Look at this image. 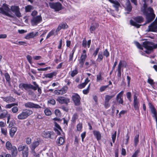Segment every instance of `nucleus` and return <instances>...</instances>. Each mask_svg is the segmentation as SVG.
I'll use <instances>...</instances> for the list:
<instances>
[{
    "mask_svg": "<svg viewBox=\"0 0 157 157\" xmlns=\"http://www.w3.org/2000/svg\"><path fill=\"white\" fill-rule=\"evenodd\" d=\"M141 11L146 16L147 21L144 25L152 21L155 17L153 9L150 7L147 8V6L144 2L143 6L141 8Z\"/></svg>",
    "mask_w": 157,
    "mask_h": 157,
    "instance_id": "1",
    "label": "nucleus"
},
{
    "mask_svg": "<svg viewBox=\"0 0 157 157\" xmlns=\"http://www.w3.org/2000/svg\"><path fill=\"white\" fill-rule=\"evenodd\" d=\"M143 46L147 49L145 51L147 54L150 53L153 49L157 48V44H154L152 42L146 41L143 42Z\"/></svg>",
    "mask_w": 157,
    "mask_h": 157,
    "instance_id": "2",
    "label": "nucleus"
},
{
    "mask_svg": "<svg viewBox=\"0 0 157 157\" xmlns=\"http://www.w3.org/2000/svg\"><path fill=\"white\" fill-rule=\"evenodd\" d=\"M0 13L10 17H13L11 14L10 9L9 6L6 3L3 4L1 7H0Z\"/></svg>",
    "mask_w": 157,
    "mask_h": 157,
    "instance_id": "3",
    "label": "nucleus"
},
{
    "mask_svg": "<svg viewBox=\"0 0 157 157\" xmlns=\"http://www.w3.org/2000/svg\"><path fill=\"white\" fill-rule=\"evenodd\" d=\"M134 21L131 20L130 21V24L131 25L136 27V28H138L141 25H139L137 23H140L144 21V18L141 16H138L133 18Z\"/></svg>",
    "mask_w": 157,
    "mask_h": 157,
    "instance_id": "4",
    "label": "nucleus"
},
{
    "mask_svg": "<svg viewBox=\"0 0 157 157\" xmlns=\"http://www.w3.org/2000/svg\"><path fill=\"white\" fill-rule=\"evenodd\" d=\"M33 113V112L32 110L25 109L23 110L21 113L18 115L17 118L19 120L25 119Z\"/></svg>",
    "mask_w": 157,
    "mask_h": 157,
    "instance_id": "5",
    "label": "nucleus"
},
{
    "mask_svg": "<svg viewBox=\"0 0 157 157\" xmlns=\"http://www.w3.org/2000/svg\"><path fill=\"white\" fill-rule=\"evenodd\" d=\"M6 147L8 150H11L12 157H16L17 151V148L15 146H12L11 143L8 141L6 144Z\"/></svg>",
    "mask_w": 157,
    "mask_h": 157,
    "instance_id": "6",
    "label": "nucleus"
},
{
    "mask_svg": "<svg viewBox=\"0 0 157 157\" xmlns=\"http://www.w3.org/2000/svg\"><path fill=\"white\" fill-rule=\"evenodd\" d=\"M19 151H22L23 157H28L29 152V148L27 146L23 144L20 145L18 147Z\"/></svg>",
    "mask_w": 157,
    "mask_h": 157,
    "instance_id": "7",
    "label": "nucleus"
},
{
    "mask_svg": "<svg viewBox=\"0 0 157 157\" xmlns=\"http://www.w3.org/2000/svg\"><path fill=\"white\" fill-rule=\"evenodd\" d=\"M42 21V18L41 15L33 17L31 20V23L33 26L36 25Z\"/></svg>",
    "mask_w": 157,
    "mask_h": 157,
    "instance_id": "8",
    "label": "nucleus"
},
{
    "mask_svg": "<svg viewBox=\"0 0 157 157\" xmlns=\"http://www.w3.org/2000/svg\"><path fill=\"white\" fill-rule=\"evenodd\" d=\"M147 31L152 32L157 31V16L155 20L148 26Z\"/></svg>",
    "mask_w": 157,
    "mask_h": 157,
    "instance_id": "9",
    "label": "nucleus"
},
{
    "mask_svg": "<svg viewBox=\"0 0 157 157\" xmlns=\"http://www.w3.org/2000/svg\"><path fill=\"white\" fill-rule=\"evenodd\" d=\"M49 5L51 8L54 9L56 11L61 9L62 5L59 2L50 3Z\"/></svg>",
    "mask_w": 157,
    "mask_h": 157,
    "instance_id": "10",
    "label": "nucleus"
},
{
    "mask_svg": "<svg viewBox=\"0 0 157 157\" xmlns=\"http://www.w3.org/2000/svg\"><path fill=\"white\" fill-rule=\"evenodd\" d=\"M140 106L139 99L137 98L136 94L135 93L133 95V106L135 110H138Z\"/></svg>",
    "mask_w": 157,
    "mask_h": 157,
    "instance_id": "11",
    "label": "nucleus"
},
{
    "mask_svg": "<svg viewBox=\"0 0 157 157\" xmlns=\"http://www.w3.org/2000/svg\"><path fill=\"white\" fill-rule=\"evenodd\" d=\"M24 105L25 108H29L39 109L41 108V106L37 104H35L33 102H28L25 103Z\"/></svg>",
    "mask_w": 157,
    "mask_h": 157,
    "instance_id": "12",
    "label": "nucleus"
},
{
    "mask_svg": "<svg viewBox=\"0 0 157 157\" xmlns=\"http://www.w3.org/2000/svg\"><path fill=\"white\" fill-rule=\"evenodd\" d=\"M10 9L12 11L15 13L17 17H19L21 16V13L20 11V8L18 6H12L11 7Z\"/></svg>",
    "mask_w": 157,
    "mask_h": 157,
    "instance_id": "13",
    "label": "nucleus"
},
{
    "mask_svg": "<svg viewBox=\"0 0 157 157\" xmlns=\"http://www.w3.org/2000/svg\"><path fill=\"white\" fill-rule=\"evenodd\" d=\"M148 106L151 109V113L153 114L152 116L155 119L157 123V112L156 110L152 103L149 102L148 103Z\"/></svg>",
    "mask_w": 157,
    "mask_h": 157,
    "instance_id": "14",
    "label": "nucleus"
},
{
    "mask_svg": "<svg viewBox=\"0 0 157 157\" xmlns=\"http://www.w3.org/2000/svg\"><path fill=\"white\" fill-rule=\"evenodd\" d=\"M114 96V95H106L105 97L104 105L106 108H107L110 106L109 100Z\"/></svg>",
    "mask_w": 157,
    "mask_h": 157,
    "instance_id": "15",
    "label": "nucleus"
},
{
    "mask_svg": "<svg viewBox=\"0 0 157 157\" xmlns=\"http://www.w3.org/2000/svg\"><path fill=\"white\" fill-rule=\"evenodd\" d=\"M19 87L22 90L25 89L27 91H29V89H31V87H33L31 84L21 83L19 85Z\"/></svg>",
    "mask_w": 157,
    "mask_h": 157,
    "instance_id": "16",
    "label": "nucleus"
},
{
    "mask_svg": "<svg viewBox=\"0 0 157 157\" xmlns=\"http://www.w3.org/2000/svg\"><path fill=\"white\" fill-rule=\"evenodd\" d=\"M72 98L75 105H79L80 98L77 94H74L72 96Z\"/></svg>",
    "mask_w": 157,
    "mask_h": 157,
    "instance_id": "17",
    "label": "nucleus"
},
{
    "mask_svg": "<svg viewBox=\"0 0 157 157\" xmlns=\"http://www.w3.org/2000/svg\"><path fill=\"white\" fill-rule=\"evenodd\" d=\"M57 101L60 104H67L70 102V99L68 98L63 97H59L57 99Z\"/></svg>",
    "mask_w": 157,
    "mask_h": 157,
    "instance_id": "18",
    "label": "nucleus"
},
{
    "mask_svg": "<svg viewBox=\"0 0 157 157\" xmlns=\"http://www.w3.org/2000/svg\"><path fill=\"white\" fill-rule=\"evenodd\" d=\"M67 87H64L60 90H56L54 93L56 95H62L65 94L67 91Z\"/></svg>",
    "mask_w": 157,
    "mask_h": 157,
    "instance_id": "19",
    "label": "nucleus"
},
{
    "mask_svg": "<svg viewBox=\"0 0 157 157\" xmlns=\"http://www.w3.org/2000/svg\"><path fill=\"white\" fill-rule=\"evenodd\" d=\"M124 93L123 91L120 92L117 96L116 99L119 104L123 105V94Z\"/></svg>",
    "mask_w": 157,
    "mask_h": 157,
    "instance_id": "20",
    "label": "nucleus"
},
{
    "mask_svg": "<svg viewBox=\"0 0 157 157\" xmlns=\"http://www.w3.org/2000/svg\"><path fill=\"white\" fill-rule=\"evenodd\" d=\"M53 135V132L52 131H44L42 133V136L45 138H51V136Z\"/></svg>",
    "mask_w": 157,
    "mask_h": 157,
    "instance_id": "21",
    "label": "nucleus"
},
{
    "mask_svg": "<svg viewBox=\"0 0 157 157\" xmlns=\"http://www.w3.org/2000/svg\"><path fill=\"white\" fill-rule=\"evenodd\" d=\"M38 34L39 33L38 32H33L27 34L25 37V38L26 39H29L30 38H32L37 36Z\"/></svg>",
    "mask_w": 157,
    "mask_h": 157,
    "instance_id": "22",
    "label": "nucleus"
},
{
    "mask_svg": "<svg viewBox=\"0 0 157 157\" xmlns=\"http://www.w3.org/2000/svg\"><path fill=\"white\" fill-rule=\"evenodd\" d=\"M1 98L3 99V100L7 103L14 102L15 101V99L12 97L8 96L6 97H1Z\"/></svg>",
    "mask_w": 157,
    "mask_h": 157,
    "instance_id": "23",
    "label": "nucleus"
},
{
    "mask_svg": "<svg viewBox=\"0 0 157 157\" xmlns=\"http://www.w3.org/2000/svg\"><path fill=\"white\" fill-rule=\"evenodd\" d=\"M17 131V128L16 127H12L10 129L9 131V134L10 136L13 138Z\"/></svg>",
    "mask_w": 157,
    "mask_h": 157,
    "instance_id": "24",
    "label": "nucleus"
},
{
    "mask_svg": "<svg viewBox=\"0 0 157 157\" xmlns=\"http://www.w3.org/2000/svg\"><path fill=\"white\" fill-rule=\"evenodd\" d=\"M93 133L97 140L98 141L101 139V135L99 131L94 130L93 131Z\"/></svg>",
    "mask_w": 157,
    "mask_h": 157,
    "instance_id": "25",
    "label": "nucleus"
},
{
    "mask_svg": "<svg viewBox=\"0 0 157 157\" xmlns=\"http://www.w3.org/2000/svg\"><path fill=\"white\" fill-rule=\"evenodd\" d=\"M89 82L90 80L88 79V78H87L85 80L84 82L78 85V88L80 89L84 88Z\"/></svg>",
    "mask_w": 157,
    "mask_h": 157,
    "instance_id": "26",
    "label": "nucleus"
},
{
    "mask_svg": "<svg viewBox=\"0 0 157 157\" xmlns=\"http://www.w3.org/2000/svg\"><path fill=\"white\" fill-rule=\"evenodd\" d=\"M109 2L113 4V6L116 9L117 11H118V8L120 6V3L117 1H114L113 0H111Z\"/></svg>",
    "mask_w": 157,
    "mask_h": 157,
    "instance_id": "27",
    "label": "nucleus"
},
{
    "mask_svg": "<svg viewBox=\"0 0 157 157\" xmlns=\"http://www.w3.org/2000/svg\"><path fill=\"white\" fill-rule=\"evenodd\" d=\"M68 27V25L65 23H61L58 26L57 30L59 31L61 29H66Z\"/></svg>",
    "mask_w": 157,
    "mask_h": 157,
    "instance_id": "28",
    "label": "nucleus"
},
{
    "mask_svg": "<svg viewBox=\"0 0 157 157\" xmlns=\"http://www.w3.org/2000/svg\"><path fill=\"white\" fill-rule=\"evenodd\" d=\"M91 43V40H90L87 41H87L85 39H84L82 42V46L83 47L85 48L87 44L88 46V48H89L90 47V45Z\"/></svg>",
    "mask_w": 157,
    "mask_h": 157,
    "instance_id": "29",
    "label": "nucleus"
},
{
    "mask_svg": "<svg viewBox=\"0 0 157 157\" xmlns=\"http://www.w3.org/2000/svg\"><path fill=\"white\" fill-rule=\"evenodd\" d=\"M64 140L63 137H60L58 138L56 141L57 144L58 146H60L64 143Z\"/></svg>",
    "mask_w": 157,
    "mask_h": 157,
    "instance_id": "30",
    "label": "nucleus"
},
{
    "mask_svg": "<svg viewBox=\"0 0 157 157\" xmlns=\"http://www.w3.org/2000/svg\"><path fill=\"white\" fill-rule=\"evenodd\" d=\"M39 141L38 140L33 142L31 145V150H35V148L39 145Z\"/></svg>",
    "mask_w": 157,
    "mask_h": 157,
    "instance_id": "31",
    "label": "nucleus"
},
{
    "mask_svg": "<svg viewBox=\"0 0 157 157\" xmlns=\"http://www.w3.org/2000/svg\"><path fill=\"white\" fill-rule=\"evenodd\" d=\"M56 75V72H53L48 74H45L44 77L46 78H53L54 76Z\"/></svg>",
    "mask_w": 157,
    "mask_h": 157,
    "instance_id": "32",
    "label": "nucleus"
},
{
    "mask_svg": "<svg viewBox=\"0 0 157 157\" xmlns=\"http://www.w3.org/2000/svg\"><path fill=\"white\" fill-rule=\"evenodd\" d=\"M76 49V48L75 47H74V48L73 49V50H72V53H71L70 54L69 56V61H72L73 59V55L74 54L75 51Z\"/></svg>",
    "mask_w": 157,
    "mask_h": 157,
    "instance_id": "33",
    "label": "nucleus"
},
{
    "mask_svg": "<svg viewBox=\"0 0 157 157\" xmlns=\"http://www.w3.org/2000/svg\"><path fill=\"white\" fill-rule=\"evenodd\" d=\"M103 55L102 54L101 52H100L98 54V57L97 59L98 62H100L103 59Z\"/></svg>",
    "mask_w": 157,
    "mask_h": 157,
    "instance_id": "34",
    "label": "nucleus"
},
{
    "mask_svg": "<svg viewBox=\"0 0 157 157\" xmlns=\"http://www.w3.org/2000/svg\"><path fill=\"white\" fill-rule=\"evenodd\" d=\"M139 135H136L134 139V146L136 147L139 142Z\"/></svg>",
    "mask_w": 157,
    "mask_h": 157,
    "instance_id": "35",
    "label": "nucleus"
},
{
    "mask_svg": "<svg viewBox=\"0 0 157 157\" xmlns=\"http://www.w3.org/2000/svg\"><path fill=\"white\" fill-rule=\"evenodd\" d=\"M25 9L26 12H30L31 10H33V7L31 5H29L26 6Z\"/></svg>",
    "mask_w": 157,
    "mask_h": 157,
    "instance_id": "36",
    "label": "nucleus"
},
{
    "mask_svg": "<svg viewBox=\"0 0 157 157\" xmlns=\"http://www.w3.org/2000/svg\"><path fill=\"white\" fill-rule=\"evenodd\" d=\"M15 105H17V104L14 103L10 104H8L6 105L5 108L6 109H10L13 106Z\"/></svg>",
    "mask_w": 157,
    "mask_h": 157,
    "instance_id": "37",
    "label": "nucleus"
},
{
    "mask_svg": "<svg viewBox=\"0 0 157 157\" xmlns=\"http://www.w3.org/2000/svg\"><path fill=\"white\" fill-rule=\"evenodd\" d=\"M7 114V111L6 110H4L0 114V118H2L5 117Z\"/></svg>",
    "mask_w": 157,
    "mask_h": 157,
    "instance_id": "38",
    "label": "nucleus"
},
{
    "mask_svg": "<svg viewBox=\"0 0 157 157\" xmlns=\"http://www.w3.org/2000/svg\"><path fill=\"white\" fill-rule=\"evenodd\" d=\"M1 132L2 134L5 136H6L7 134V129L5 127L1 128Z\"/></svg>",
    "mask_w": 157,
    "mask_h": 157,
    "instance_id": "39",
    "label": "nucleus"
},
{
    "mask_svg": "<svg viewBox=\"0 0 157 157\" xmlns=\"http://www.w3.org/2000/svg\"><path fill=\"white\" fill-rule=\"evenodd\" d=\"M5 77L7 82L9 83H10V75L8 73H5Z\"/></svg>",
    "mask_w": 157,
    "mask_h": 157,
    "instance_id": "40",
    "label": "nucleus"
},
{
    "mask_svg": "<svg viewBox=\"0 0 157 157\" xmlns=\"http://www.w3.org/2000/svg\"><path fill=\"white\" fill-rule=\"evenodd\" d=\"M78 73V71L77 70L75 69L71 71V77H74Z\"/></svg>",
    "mask_w": 157,
    "mask_h": 157,
    "instance_id": "41",
    "label": "nucleus"
},
{
    "mask_svg": "<svg viewBox=\"0 0 157 157\" xmlns=\"http://www.w3.org/2000/svg\"><path fill=\"white\" fill-rule=\"evenodd\" d=\"M33 83L34 86H33L32 85V86L33 87H31V89H32L34 90H36L39 86L35 82H33Z\"/></svg>",
    "mask_w": 157,
    "mask_h": 157,
    "instance_id": "42",
    "label": "nucleus"
},
{
    "mask_svg": "<svg viewBox=\"0 0 157 157\" xmlns=\"http://www.w3.org/2000/svg\"><path fill=\"white\" fill-rule=\"evenodd\" d=\"M90 86V84H89L87 88L86 89L84 90H83L82 92L84 94H86L89 93Z\"/></svg>",
    "mask_w": 157,
    "mask_h": 157,
    "instance_id": "43",
    "label": "nucleus"
},
{
    "mask_svg": "<svg viewBox=\"0 0 157 157\" xmlns=\"http://www.w3.org/2000/svg\"><path fill=\"white\" fill-rule=\"evenodd\" d=\"M78 115L76 113H74L72 118V120L73 122H75V121L78 118Z\"/></svg>",
    "mask_w": 157,
    "mask_h": 157,
    "instance_id": "44",
    "label": "nucleus"
},
{
    "mask_svg": "<svg viewBox=\"0 0 157 157\" xmlns=\"http://www.w3.org/2000/svg\"><path fill=\"white\" fill-rule=\"evenodd\" d=\"M44 113L47 116H49L52 114V113L50 110L48 109H46L44 110Z\"/></svg>",
    "mask_w": 157,
    "mask_h": 157,
    "instance_id": "45",
    "label": "nucleus"
},
{
    "mask_svg": "<svg viewBox=\"0 0 157 157\" xmlns=\"http://www.w3.org/2000/svg\"><path fill=\"white\" fill-rule=\"evenodd\" d=\"M99 25L98 24H96L95 25H93L91 26L90 27V31H94L98 27Z\"/></svg>",
    "mask_w": 157,
    "mask_h": 157,
    "instance_id": "46",
    "label": "nucleus"
},
{
    "mask_svg": "<svg viewBox=\"0 0 157 157\" xmlns=\"http://www.w3.org/2000/svg\"><path fill=\"white\" fill-rule=\"evenodd\" d=\"M126 10L130 12L132 10V6L130 4H128L126 8Z\"/></svg>",
    "mask_w": 157,
    "mask_h": 157,
    "instance_id": "47",
    "label": "nucleus"
},
{
    "mask_svg": "<svg viewBox=\"0 0 157 157\" xmlns=\"http://www.w3.org/2000/svg\"><path fill=\"white\" fill-rule=\"evenodd\" d=\"M116 134H117V132L116 131L112 135V140L113 142V143H114L115 142V141L116 136Z\"/></svg>",
    "mask_w": 157,
    "mask_h": 157,
    "instance_id": "48",
    "label": "nucleus"
},
{
    "mask_svg": "<svg viewBox=\"0 0 157 157\" xmlns=\"http://www.w3.org/2000/svg\"><path fill=\"white\" fill-rule=\"evenodd\" d=\"M122 61L121 60L120 61L118 64V68H117L118 71H121V68L122 67Z\"/></svg>",
    "mask_w": 157,
    "mask_h": 157,
    "instance_id": "49",
    "label": "nucleus"
},
{
    "mask_svg": "<svg viewBox=\"0 0 157 157\" xmlns=\"http://www.w3.org/2000/svg\"><path fill=\"white\" fill-rule=\"evenodd\" d=\"M31 153L32 155L35 157H39V154L38 153H36L35 151V150H31Z\"/></svg>",
    "mask_w": 157,
    "mask_h": 157,
    "instance_id": "50",
    "label": "nucleus"
},
{
    "mask_svg": "<svg viewBox=\"0 0 157 157\" xmlns=\"http://www.w3.org/2000/svg\"><path fill=\"white\" fill-rule=\"evenodd\" d=\"M103 55L106 57H108L109 55V53L107 49H105L103 52Z\"/></svg>",
    "mask_w": 157,
    "mask_h": 157,
    "instance_id": "51",
    "label": "nucleus"
},
{
    "mask_svg": "<svg viewBox=\"0 0 157 157\" xmlns=\"http://www.w3.org/2000/svg\"><path fill=\"white\" fill-rule=\"evenodd\" d=\"M85 60L83 59H81V58H80V59H79V63L80 64V65L81 67H82V66L84 64V62Z\"/></svg>",
    "mask_w": 157,
    "mask_h": 157,
    "instance_id": "52",
    "label": "nucleus"
},
{
    "mask_svg": "<svg viewBox=\"0 0 157 157\" xmlns=\"http://www.w3.org/2000/svg\"><path fill=\"white\" fill-rule=\"evenodd\" d=\"M18 110V109L17 107H14L12 109V111L13 113H17Z\"/></svg>",
    "mask_w": 157,
    "mask_h": 157,
    "instance_id": "53",
    "label": "nucleus"
},
{
    "mask_svg": "<svg viewBox=\"0 0 157 157\" xmlns=\"http://www.w3.org/2000/svg\"><path fill=\"white\" fill-rule=\"evenodd\" d=\"M102 77L101 75L100 74L97 76V82H99L102 80Z\"/></svg>",
    "mask_w": 157,
    "mask_h": 157,
    "instance_id": "54",
    "label": "nucleus"
},
{
    "mask_svg": "<svg viewBox=\"0 0 157 157\" xmlns=\"http://www.w3.org/2000/svg\"><path fill=\"white\" fill-rule=\"evenodd\" d=\"M26 58L29 62L30 64H31L32 63V57L29 55H27L26 56Z\"/></svg>",
    "mask_w": 157,
    "mask_h": 157,
    "instance_id": "55",
    "label": "nucleus"
},
{
    "mask_svg": "<svg viewBox=\"0 0 157 157\" xmlns=\"http://www.w3.org/2000/svg\"><path fill=\"white\" fill-rule=\"evenodd\" d=\"M82 128V125L80 123H79L77 125V130L78 131H80Z\"/></svg>",
    "mask_w": 157,
    "mask_h": 157,
    "instance_id": "56",
    "label": "nucleus"
},
{
    "mask_svg": "<svg viewBox=\"0 0 157 157\" xmlns=\"http://www.w3.org/2000/svg\"><path fill=\"white\" fill-rule=\"evenodd\" d=\"M128 100L131 101V94L130 92H128L126 94Z\"/></svg>",
    "mask_w": 157,
    "mask_h": 157,
    "instance_id": "57",
    "label": "nucleus"
},
{
    "mask_svg": "<svg viewBox=\"0 0 157 157\" xmlns=\"http://www.w3.org/2000/svg\"><path fill=\"white\" fill-rule=\"evenodd\" d=\"M135 44L136 46L139 49H143L142 46L140 44L137 42H135Z\"/></svg>",
    "mask_w": 157,
    "mask_h": 157,
    "instance_id": "58",
    "label": "nucleus"
},
{
    "mask_svg": "<svg viewBox=\"0 0 157 157\" xmlns=\"http://www.w3.org/2000/svg\"><path fill=\"white\" fill-rule=\"evenodd\" d=\"M139 152V150H136L134 153L133 154L131 157H137L138 155Z\"/></svg>",
    "mask_w": 157,
    "mask_h": 157,
    "instance_id": "59",
    "label": "nucleus"
},
{
    "mask_svg": "<svg viewBox=\"0 0 157 157\" xmlns=\"http://www.w3.org/2000/svg\"><path fill=\"white\" fill-rule=\"evenodd\" d=\"M48 103H49L52 105H54L56 103V101L54 99H50V100H49L48 101Z\"/></svg>",
    "mask_w": 157,
    "mask_h": 157,
    "instance_id": "60",
    "label": "nucleus"
},
{
    "mask_svg": "<svg viewBox=\"0 0 157 157\" xmlns=\"http://www.w3.org/2000/svg\"><path fill=\"white\" fill-rule=\"evenodd\" d=\"M55 113L57 116H59L60 115V112L58 109H56L55 110Z\"/></svg>",
    "mask_w": 157,
    "mask_h": 157,
    "instance_id": "61",
    "label": "nucleus"
},
{
    "mask_svg": "<svg viewBox=\"0 0 157 157\" xmlns=\"http://www.w3.org/2000/svg\"><path fill=\"white\" fill-rule=\"evenodd\" d=\"M147 82L149 83L151 85L154 84L155 83L153 80L150 78H148V79Z\"/></svg>",
    "mask_w": 157,
    "mask_h": 157,
    "instance_id": "62",
    "label": "nucleus"
},
{
    "mask_svg": "<svg viewBox=\"0 0 157 157\" xmlns=\"http://www.w3.org/2000/svg\"><path fill=\"white\" fill-rule=\"evenodd\" d=\"M99 48H98L96 49L95 50V51L94 53L93 54V56H94L95 57H96V56H97L99 51Z\"/></svg>",
    "mask_w": 157,
    "mask_h": 157,
    "instance_id": "63",
    "label": "nucleus"
},
{
    "mask_svg": "<svg viewBox=\"0 0 157 157\" xmlns=\"http://www.w3.org/2000/svg\"><path fill=\"white\" fill-rule=\"evenodd\" d=\"M26 142L28 144H30L31 142V140L30 138H27L26 140Z\"/></svg>",
    "mask_w": 157,
    "mask_h": 157,
    "instance_id": "64",
    "label": "nucleus"
}]
</instances>
